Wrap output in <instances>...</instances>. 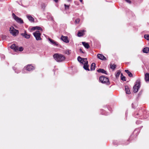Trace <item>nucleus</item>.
Segmentation results:
<instances>
[{
    "mask_svg": "<svg viewBox=\"0 0 149 149\" xmlns=\"http://www.w3.org/2000/svg\"><path fill=\"white\" fill-rule=\"evenodd\" d=\"M12 16L13 18L18 23L20 24H23L24 23L23 20L21 18L16 16L14 13L12 14Z\"/></svg>",
    "mask_w": 149,
    "mask_h": 149,
    "instance_id": "6",
    "label": "nucleus"
},
{
    "mask_svg": "<svg viewBox=\"0 0 149 149\" xmlns=\"http://www.w3.org/2000/svg\"><path fill=\"white\" fill-rule=\"evenodd\" d=\"M125 72L128 74V76L130 77H132L133 76L132 74L128 70H125Z\"/></svg>",
    "mask_w": 149,
    "mask_h": 149,
    "instance_id": "22",
    "label": "nucleus"
},
{
    "mask_svg": "<svg viewBox=\"0 0 149 149\" xmlns=\"http://www.w3.org/2000/svg\"><path fill=\"white\" fill-rule=\"evenodd\" d=\"M79 50L80 51V52H81L82 53H84V52L82 50V49L81 48H80V49Z\"/></svg>",
    "mask_w": 149,
    "mask_h": 149,
    "instance_id": "34",
    "label": "nucleus"
},
{
    "mask_svg": "<svg viewBox=\"0 0 149 149\" xmlns=\"http://www.w3.org/2000/svg\"><path fill=\"white\" fill-rule=\"evenodd\" d=\"M127 2L129 3H131V1L130 0H125Z\"/></svg>",
    "mask_w": 149,
    "mask_h": 149,
    "instance_id": "32",
    "label": "nucleus"
},
{
    "mask_svg": "<svg viewBox=\"0 0 149 149\" xmlns=\"http://www.w3.org/2000/svg\"><path fill=\"white\" fill-rule=\"evenodd\" d=\"M82 44L85 48L87 49H88L89 47V46L88 43H86L85 42H82Z\"/></svg>",
    "mask_w": 149,
    "mask_h": 149,
    "instance_id": "18",
    "label": "nucleus"
},
{
    "mask_svg": "<svg viewBox=\"0 0 149 149\" xmlns=\"http://www.w3.org/2000/svg\"><path fill=\"white\" fill-rule=\"evenodd\" d=\"M80 21V19L79 18H77L75 20V23L77 24H78Z\"/></svg>",
    "mask_w": 149,
    "mask_h": 149,
    "instance_id": "27",
    "label": "nucleus"
},
{
    "mask_svg": "<svg viewBox=\"0 0 149 149\" xmlns=\"http://www.w3.org/2000/svg\"><path fill=\"white\" fill-rule=\"evenodd\" d=\"M143 51L144 53H148L149 51V48L147 47H145L143 49Z\"/></svg>",
    "mask_w": 149,
    "mask_h": 149,
    "instance_id": "20",
    "label": "nucleus"
},
{
    "mask_svg": "<svg viewBox=\"0 0 149 149\" xmlns=\"http://www.w3.org/2000/svg\"><path fill=\"white\" fill-rule=\"evenodd\" d=\"M36 29L42 30V28L40 27L36 26Z\"/></svg>",
    "mask_w": 149,
    "mask_h": 149,
    "instance_id": "28",
    "label": "nucleus"
},
{
    "mask_svg": "<svg viewBox=\"0 0 149 149\" xmlns=\"http://www.w3.org/2000/svg\"><path fill=\"white\" fill-rule=\"evenodd\" d=\"M64 6L65 7V8L66 9H68L69 8V6L66 5V4H64Z\"/></svg>",
    "mask_w": 149,
    "mask_h": 149,
    "instance_id": "31",
    "label": "nucleus"
},
{
    "mask_svg": "<svg viewBox=\"0 0 149 149\" xmlns=\"http://www.w3.org/2000/svg\"><path fill=\"white\" fill-rule=\"evenodd\" d=\"M53 57L54 59L58 62L62 61L65 58V57L63 55L58 54H54L53 56Z\"/></svg>",
    "mask_w": 149,
    "mask_h": 149,
    "instance_id": "2",
    "label": "nucleus"
},
{
    "mask_svg": "<svg viewBox=\"0 0 149 149\" xmlns=\"http://www.w3.org/2000/svg\"><path fill=\"white\" fill-rule=\"evenodd\" d=\"M23 49L22 47L18 48V51H23Z\"/></svg>",
    "mask_w": 149,
    "mask_h": 149,
    "instance_id": "30",
    "label": "nucleus"
},
{
    "mask_svg": "<svg viewBox=\"0 0 149 149\" xmlns=\"http://www.w3.org/2000/svg\"><path fill=\"white\" fill-rule=\"evenodd\" d=\"M144 38L147 40H149V34L145 35Z\"/></svg>",
    "mask_w": 149,
    "mask_h": 149,
    "instance_id": "26",
    "label": "nucleus"
},
{
    "mask_svg": "<svg viewBox=\"0 0 149 149\" xmlns=\"http://www.w3.org/2000/svg\"><path fill=\"white\" fill-rule=\"evenodd\" d=\"M26 16L27 18L29 21L31 22H34V18L31 16V15H27Z\"/></svg>",
    "mask_w": 149,
    "mask_h": 149,
    "instance_id": "12",
    "label": "nucleus"
},
{
    "mask_svg": "<svg viewBox=\"0 0 149 149\" xmlns=\"http://www.w3.org/2000/svg\"><path fill=\"white\" fill-rule=\"evenodd\" d=\"M71 53V51L69 50H67L66 51V53L67 54H69Z\"/></svg>",
    "mask_w": 149,
    "mask_h": 149,
    "instance_id": "29",
    "label": "nucleus"
},
{
    "mask_svg": "<svg viewBox=\"0 0 149 149\" xmlns=\"http://www.w3.org/2000/svg\"><path fill=\"white\" fill-rule=\"evenodd\" d=\"M116 67V66L115 64L111 65H110V68L114 70L115 69Z\"/></svg>",
    "mask_w": 149,
    "mask_h": 149,
    "instance_id": "23",
    "label": "nucleus"
},
{
    "mask_svg": "<svg viewBox=\"0 0 149 149\" xmlns=\"http://www.w3.org/2000/svg\"><path fill=\"white\" fill-rule=\"evenodd\" d=\"M61 39L64 42L68 43L69 42V40L68 39V37L67 36H62L61 37Z\"/></svg>",
    "mask_w": 149,
    "mask_h": 149,
    "instance_id": "10",
    "label": "nucleus"
},
{
    "mask_svg": "<svg viewBox=\"0 0 149 149\" xmlns=\"http://www.w3.org/2000/svg\"><path fill=\"white\" fill-rule=\"evenodd\" d=\"M77 60L79 61L84 64L83 68L84 69L88 71L90 70L88 68V61L86 58H82L79 56L78 57Z\"/></svg>",
    "mask_w": 149,
    "mask_h": 149,
    "instance_id": "1",
    "label": "nucleus"
},
{
    "mask_svg": "<svg viewBox=\"0 0 149 149\" xmlns=\"http://www.w3.org/2000/svg\"><path fill=\"white\" fill-rule=\"evenodd\" d=\"M34 69V67L33 66L31 65H28L25 67L23 69L22 73H26L25 70H26L28 71H31Z\"/></svg>",
    "mask_w": 149,
    "mask_h": 149,
    "instance_id": "5",
    "label": "nucleus"
},
{
    "mask_svg": "<svg viewBox=\"0 0 149 149\" xmlns=\"http://www.w3.org/2000/svg\"><path fill=\"white\" fill-rule=\"evenodd\" d=\"M21 35L22 36L26 39H29L30 37V35L28 34L26 31H24V32L22 33Z\"/></svg>",
    "mask_w": 149,
    "mask_h": 149,
    "instance_id": "9",
    "label": "nucleus"
},
{
    "mask_svg": "<svg viewBox=\"0 0 149 149\" xmlns=\"http://www.w3.org/2000/svg\"><path fill=\"white\" fill-rule=\"evenodd\" d=\"M48 40L50 42V43L52 44H53V45H56V46H57V45H58V44L57 42H56L54 41V40H53L50 38H48Z\"/></svg>",
    "mask_w": 149,
    "mask_h": 149,
    "instance_id": "14",
    "label": "nucleus"
},
{
    "mask_svg": "<svg viewBox=\"0 0 149 149\" xmlns=\"http://www.w3.org/2000/svg\"><path fill=\"white\" fill-rule=\"evenodd\" d=\"M11 49H13L15 51L17 52L18 51V47L16 46L15 44H13L10 47Z\"/></svg>",
    "mask_w": 149,
    "mask_h": 149,
    "instance_id": "11",
    "label": "nucleus"
},
{
    "mask_svg": "<svg viewBox=\"0 0 149 149\" xmlns=\"http://www.w3.org/2000/svg\"><path fill=\"white\" fill-rule=\"evenodd\" d=\"M79 1L81 2V3L82 2V0H79Z\"/></svg>",
    "mask_w": 149,
    "mask_h": 149,
    "instance_id": "35",
    "label": "nucleus"
},
{
    "mask_svg": "<svg viewBox=\"0 0 149 149\" xmlns=\"http://www.w3.org/2000/svg\"><path fill=\"white\" fill-rule=\"evenodd\" d=\"M140 87V81L139 79L137 80L136 84L133 87L134 92V93L137 92Z\"/></svg>",
    "mask_w": 149,
    "mask_h": 149,
    "instance_id": "4",
    "label": "nucleus"
},
{
    "mask_svg": "<svg viewBox=\"0 0 149 149\" xmlns=\"http://www.w3.org/2000/svg\"><path fill=\"white\" fill-rule=\"evenodd\" d=\"M95 64L94 63H93L91 65V70H93L95 69Z\"/></svg>",
    "mask_w": 149,
    "mask_h": 149,
    "instance_id": "21",
    "label": "nucleus"
},
{
    "mask_svg": "<svg viewBox=\"0 0 149 149\" xmlns=\"http://www.w3.org/2000/svg\"><path fill=\"white\" fill-rule=\"evenodd\" d=\"M36 26H35V27H33L31 29V30L32 31H34V30H36Z\"/></svg>",
    "mask_w": 149,
    "mask_h": 149,
    "instance_id": "33",
    "label": "nucleus"
},
{
    "mask_svg": "<svg viewBox=\"0 0 149 149\" xmlns=\"http://www.w3.org/2000/svg\"><path fill=\"white\" fill-rule=\"evenodd\" d=\"M125 88L126 93L127 94H130V91L129 87L127 86H126Z\"/></svg>",
    "mask_w": 149,
    "mask_h": 149,
    "instance_id": "19",
    "label": "nucleus"
},
{
    "mask_svg": "<svg viewBox=\"0 0 149 149\" xmlns=\"http://www.w3.org/2000/svg\"><path fill=\"white\" fill-rule=\"evenodd\" d=\"M145 79L146 81H149V74L147 73L145 75Z\"/></svg>",
    "mask_w": 149,
    "mask_h": 149,
    "instance_id": "16",
    "label": "nucleus"
},
{
    "mask_svg": "<svg viewBox=\"0 0 149 149\" xmlns=\"http://www.w3.org/2000/svg\"><path fill=\"white\" fill-rule=\"evenodd\" d=\"M97 57L99 59L101 60H105L106 59V57L102 54H99L97 55Z\"/></svg>",
    "mask_w": 149,
    "mask_h": 149,
    "instance_id": "13",
    "label": "nucleus"
},
{
    "mask_svg": "<svg viewBox=\"0 0 149 149\" xmlns=\"http://www.w3.org/2000/svg\"><path fill=\"white\" fill-rule=\"evenodd\" d=\"M10 33L13 36H16L18 33V31L15 29L13 27H10Z\"/></svg>",
    "mask_w": 149,
    "mask_h": 149,
    "instance_id": "8",
    "label": "nucleus"
},
{
    "mask_svg": "<svg viewBox=\"0 0 149 149\" xmlns=\"http://www.w3.org/2000/svg\"><path fill=\"white\" fill-rule=\"evenodd\" d=\"M99 80L102 83L106 84L107 85H109L110 84L108 78L104 76H100V77Z\"/></svg>",
    "mask_w": 149,
    "mask_h": 149,
    "instance_id": "3",
    "label": "nucleus"
},
{
    "mask_svg": "<svg viewBox=\"0 0 149 149\" xmlns=\"http://www.w3.org/2000/svg\"><path fill=\"white\" fill-rule=\"evenodd\" d=\"M120 71H118V72H117L116 74V78H118L120 75Z\"/></svg>",
    "mask_w": 149,
    "mask_h": 149,
    "instance_id": "25",
    "label": "nucleus"
},
{
    "mask_svg": "<svg viewBox=\"0 0 149 149\" xmlns=\"http://www.w3.org/2000/svg\"><path fill=\"white\" fill-rule=\"evenodd\" d=\"M97 71L99 73H102L107 74V72L103 69H99L97 70Z\"/></svg>",
    "mask_w": 149,
    "mask_h": 149,
    "instance_id": "17",
    "label": "nucleus"
},
{
    "mask_svg": "<svg viewBox=\"0 0 149 149\" xmlns=\"http://www.w3.org/2000/svg\"><path fill=\"white\" fill-rule=\"evenodd\" d=\"M121 79L123 81H125V76H123L122 73H121Z\"/></svg>",
    "mask_w": 149,
    "mask_h": 149,
    "instance_id": "24",
    "label": "nucleus"
},
{
    "mask_svg": "<svg viewBox=\"0 0 149 149\" xmlns=\"http://www.w3.org/2000/svg\"><path fill=\"white\" fill-rule=\"evenodd\" d=\"M85 31L84 30L79 31L77 34L78 36L80 37L83 36L84 34V32Z\"/></svg>",
    "mask_w": 149,
    "mask_h": 149,
    "instance_id": "15",
    "label": "nucleus"
},
{
    "mask_svg": "<svg viewBox=\"0 0 149 149\" xmlns=\"http://www.w3.org/2000/svg\"><path fill=\"white\" fill-rule=\"evenodd\" d=\"M33 35L37 40H41V38L40 37L41 34L40 33L39 31H36V32L33 33Z\"/></svg>",
    "mask_w": 149,
    "mask_h": 149,
    "instance_id": "7",
    "label": "nucleus"
}]
</instances>
